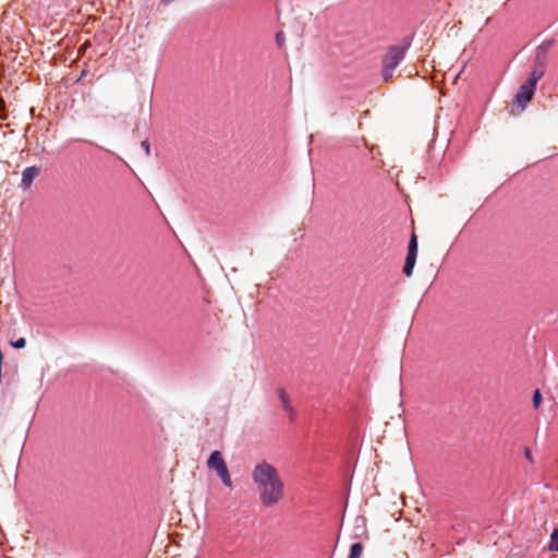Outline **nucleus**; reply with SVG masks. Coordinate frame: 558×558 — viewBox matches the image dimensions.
Returning <instances> with one entry per match:
<instances>
[{
    "label": "nucleus",
    "mask_w": 558,
    "mask_h": 558,
    "mask_svg": "<svg viewBox=\"0 0 558 558\" xmlns=\"http://www.w3.org/2000/svg\"><path fill=\"white\" fill-rule=\"evenodd\" d=\"M535 89L536 88L534 86L523 83L519 87V90L513 98V106L520 108L521 111L524 110L530 100L533 98Z\"/></svg>",
    "instance_id": "nucleus-5"
},
{
    "label": "nucleus",
    "mask_w": 558,
    "mask_h": 558,
    "mask_svg": "<svg viewBox=\"0 0 558 558\" xmlns=\"http://www.w3.org/2000/svg\"><path fill=\"white\" fill-rule=\"evenodd\" d=\"M524 457H525L530 462H533L532 451H531L529 448H525V449H524Z\"/></svg>",
    "instance_id": "nucleus-18"
},
{
    "label": "nucleus",
    "mask_w": 558,
    "mask_h": 558,
    "mask_svg": "<svg viewBox=\"0 0 558 558\" xmlns=\"http://www.w3.org/2000/svg\"><path fill=\"white\" fill-rule=\"evenodd\" d=\"M39 174V169L35 166H31V167H27L23 170V173H22V185L25 187V189H28L34 179Z\"/></svg>",
    "instance_id": "nucleus-6"
},
{
    "label": "nucleus",
    "mask_w": 558,
    "mask_h": 558,
    "mask_svg": "<svg viewBox=\"0 0 558 558\" xmlns=\"http://www.w3.org/2000/svg\"><path fill=\"white\" fill-rule=\"evenodd\" d=\"M206 465L209 470L215 471L221 483L228 487L232 488L233 483L231 480V475L227 465L226 460L222 457V453L219 450H215L210 453L207 459Z\"/></svg>",
    "instance_id": "nucleus-3"
},
{
    "label": "nucleus",
    "mask_w": 558,
    "mask_h": 558,
    "mask_svg": "<svg viewBox=\"0 0 558 558\" xmlns=\"http://www.w3.org/2000/svg\"><path fill=\"white\" fill-rule=\"evenodd\" d=\"M544 74L545 69L539 66H533V70L531 71L525 83L536 88L537 82L544 76Z\"/></svg>",
    "instance_id": "nucleus-7"
},
{
    "label": "nucleus",
    "mask_w": 558,
    "mask_h": 558,
    "mask_svg": "<svg viewBox=\"0 0 558 558\" xmlns=\"http://www.w3.org/2000/svg\"><path fill=\"white\" fill-rule=\"evenodd\" d=\"M411 41L405 40L402 45H393L390 46L387 50V53L383 57V78L385 82H388L395 72V69L400 64V62L404 59L405 51L410 48Z\"/></svg>",
    "instance_id": "nucleus-2"
},
{
    "label": "nucleus",
    "mask_w": 558,
    "mask_h": 558,
    "mask_svg": "<svg viewBox=\"0 0 558 558\" xmlns=\"http://www.w3.org/2000/svg\"><path fill=\"white\" fill-rule=\"evenodd\" d=\"M11 345L15 349H23L26 345V340L25 338H19L17 340L12 341Z\"/></svg>",
    "instance_id": "nucleus-13"
},
{
    "label": "nucleus",
    "mask_w": 558,
    "mask_h": 558,
    "mask_svg": "<svg viewBox=\"0 0 558 558\" xmlns=\"http://www.w3.org/2000/svg\"><path fill=\"white\" fill-rule=\"evenodd\" d=\"M278 396L282 403L283 409L290 414V416H293V408L290 403L289 397L284 389L280 388L278 389Z\"/></svg>",
    "instance_id": "nucleus-11"
},
{
    "label": "nucleus",
    "mask_w": 558,
    "mask_h": 558,
    "mask_svg": "<svg viewBox=\"0 0 558 558\" xmlns=\"http://www.w3.org/2000/svg\"><path fill=\"white\" fill-rule=\"evenodd\" d=\"M544 74L545 69L539 66H533V70L531 71L525 83L536 88L537 82L544 76Z\"/></svg>",
    "instance_id": "nucleus-8"
},
{
    "label": "nucleus",
    "mask_w": 558,
    "mask_h": 558,
    "mask_svg": "<svg viewBox=\"0 0 558 558\" xmlns=\"http://www.w3.org/2000/svg\"><path fill=\"white\" fill-rule=\"evenodd\" d=\"M141 146H142V148L145 150V154H146L147 156H149V154H150V145H149L148 141H146V140H145V141H143V142L141 143Z\"/></svg>",
    "instance_id": "nucleus-17"
},
{
    "label": "nucleus",
    "mask_w": 558,
    "mask_h": 558,
    "mask_svg": "<svg viewBox=\"0 0 558 558\" xmlns=\"http://www.w3.org/2000/svg\"><path fill=\"white\" fill-rule=\"evenodd\" d=\"M363 551V546L361 543H354L351 545L350 554L348 558H360Z\"/></svg>",
    "instance_id": "nucleus-12"
},
{
    "label": "nucleus",
    "mask_w": 558,
    "mask_h": 558,
    "mask_svg": "<svg viewBox=\"0 0 558 558\" xmlns=\"http://www.w3.org/2000/svg\"><path fill=\"white\" fill-rule=\"evenodd\" d=\"M284 40H286V38H284V34H283V32H278V33L276 34V43H277V45H278L280 48H282V47H283V45H284Z\"/></svg>",
    "instance_id": "nucleus-15"
},
{
    "label": "nucleus",
    "mask_w": 558,
    "mask_h": 558,
    "mask_svg": "<svg viewBox=\"0 0 558 558\" xmlns=\"http://www.w3.org/2000/svg\"><path fill=\"white\" fill-rule=\"evenodd\" d=\"M417 238L412 234L408 245V254L404 262L403 272L407 277H411L416 262L417 256Z\"/></svg>",
    "instance_id": "nucleus-4"
},
{
    "label": "nucleus",
    "mask_w": 558,
    "mask_h": 558,
    "mask_svg": "<svg viewBox=\"0 0 558 558\" xmlns=\"http://www.w3.org/2000/svg\"><path fill=\"white\" fill-rule=\"evenodd\" d=\"M542 402V395L539 390H535L533 395V405L538 408Z\"/></svg>",
    "instance_id": "nucleus-14"
},
{
    "label": "nucleus",
    "mask_w": 558,
    "mask_h": 558,
    "mask_svg": "<svg viewBox=\"0 0 558 558\" xmlns=\"http://www.w3.org/2000/svg\"><path fill=\"white\" fill-rule=\"evenodd\" d=\"M551 539L555 542L554 548L558 551V529L554 530Z\"/></svg>",
    "instance_id": "nucleus-16"
},
{
    "label": "nucleus",
    "mask_w": 558,
    "mask_h": 558,
    "mask_svg": "<svg viewBox=\"0 0 558 558\" xmlns=\"http://www.w3.org/2000/svg\"><path fill=\"white\" fill-rule=\"evenodd\" d=\"M252 478L258 488L259 500L265 507H272L282 499L283 483L270 463L263 461L256 464Z\"/></svg>",
    "instance_id": "nucleus-1"
},
{
    "label": "nucleus",
    "mask_w": 558,
    "mask_h": 558,
    "mask_svg": "<svg viewBox=\"0 0 558 558\" xmlns=\"http://www.w3.org/2000/svg\"><path fill=\"white\" fill-rule=\"evenodd\" d=\"M173 0H162L163 3L172 2Z\"/></svg>",
    "instance_id": "nucleus-20"
},
{
    "label": "nucleus",
    "mask_w": 558,
    "mask_h": 558,
    "mask_svg": "<svg viewBox=\"0 0 558 558\" xmlns=\"http://www.w3.org/2000/svg\"><path fill=\"white\" fill-rule=\"evenodd\" d=\"M547 64V54H546V47H537L536 56L534 60V66H539L543 69H546Z\"/></svg>",
    "instance_id": "nucleus-10"
},
{
    "label": "nucleus",
    "mask_w": 558,
    "mask_h": 558,
    "mask_svg": "<svg viewBox=\"0 0 558 558\" xmlns=\"http://www.w3.org/2000/svg\"><path fill=\"white\" fill-rule=\"evenodd\" d=\"M550 46H551V41H544L538 47H546V54H548V49H549Z\"/></svg>",
    "instance_id": "nucleus-19"
},
{
    "label": "nucleus",
    "mask_w": 558,
    "mask_h": 558,
    "mask_svg": "<svg viewBox=\"0 0 558 558\" xmlns=\"http://www.w3.org/2000/svg\"><path fill=\"white\" fill-rule=\"evenodd\" d=\"M544 74L545 69L539 66H533V70L531 71L525 83L536 88L537 82L544 76Z\"/></svg>",
    "instance_id": "nucleus-9"
}]
</instances>
